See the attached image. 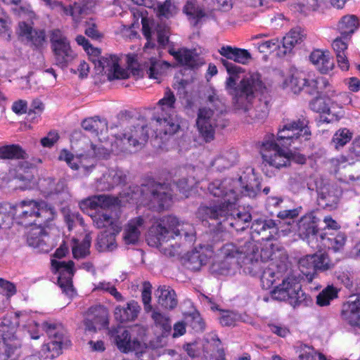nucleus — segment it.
<instances>
[{
    "instance_id": "nucleus-1",
    "label": "nucleus",
    "mask_w": 360,
    "mask_h": 360,
    "mask_svg": "<svg viewBox=\"0 0 360 360\" xmlns=\"http://www.w3.org/2000/svg\"><path fill=\"white\" fill-rule=\"evenodd\" d=\"M309 122L304 118L289 122L280 129L277 139L274 135L265 137L260 146V153L262 158V169L267 176L274 174L269 168L278 169L287 167L290 161L295 160L299 163L305 162L304 156H295L288 149L297 141L309 140L311 131L308 127Z\"/></svg>"
},
{
    "instance_id": "nucleus-2",
    "label": "nucleus",
    "mask_w": 360,
    "mask_h": 360,
    "mask_svg": "<svg viewBox=\"0 0 360 360\" xmlns=\"http://www.w3.org/2000/svg\"><path fill=\"white\" fill-rule=\"evenodd\" d=\"M208 190L211 195L217 198L219 205L200 207L198 217L202 220L224 217L230 220V225L236 230H244V225L250 222L251 215L248 212H238L236 206L242 194L251 195L255 193L252 187L248 185L243 186L240 177L238 179L215 180L209 185Z\"/></svg>"
},
{
    "instance_id": "nucleus-3",
    "label": "nucleus",
    "mask_w": 360,
    "mask_h": 360,
    "mask_svg": "<svg viewBox=\"0 0 360 360\" xmlns=\"http://www.w3.org/2000/svg\"><path fill=\"white\" fill-rule=\"evenodd\" d=\"M229 76L225 82V89L231 96L233 108L243 112H249L255 100L256 94H263L266 86L258 72H249L238 83V75L243 72L241 67L221 60Z\"/></svg>"
},
{
    "instance_id": "nucleus-4",
    "label": "nucleus",
    "mask_w": 360,
    "mask_h": 360,
    "mask_svg": "<svg viewBox=\"0 0 360 360\" xmlns=\"http://www.w3.org/2000/svg\"><path fill=\"white\" fill-rule=\"evenodd\" d=\"M195 229L192 224L180 221L175 216L169 215L157 219L148 231L147 241L149 245L160 248L165 255H174V250L167 251L164 245L176 236H184L192 241Z\"/></svg>"
},
{
    "instance_id": "nucleus-5",
    "label": "nucleus",
    "mask_w": 360,
    "mask_h": 360,
    "mask_svg": "<svg viewBox=\"0 0 360 360\" xmlns=\"http://www.w3.org/2000/svg\"><path fill=\"white\" fill-rule=\"evenodd\" d=\"M84 129L89 131H94L96 135H100L99 140L101 142L106 141L103 149L110 151H129L136 150L141 148L143 143L147 140L148 134L143 126L135 127L134 129H129L124 133L115 137L114 143H111L110 148L108 147L105 134L108 131L107 123L105 120L95 118H88L82 122Z\"/></svg>"
},
{
    "instance_id": "nucleus-6",
    "label": "nucleus",
    "mask_w": 360,
    "mask_h": 360,
    "mask_svg": "<svg viewBox=\"0 0 360 360\" xmlns=\"http://www.w3.org/2000/svg\"><path fill=\"white\" fill-rule=\"evenodd\" d=\"M17 210L20 223L25 226H46L56 216L55 209L44 200H23L17 205Z\"/></svg>"
},
{
    "instance_id": "nucleus-7",
    "label": "nucleus",
    "mask_w": 360,
    "mask_h": 360,
    "mask_svg": "<svg viewBox=\"0 0 360 360\" xmlns=\"http://www.w3.org/2000/svg\"><path fill=\"white\" fill-rule=\"evenodd\" d=\"M247 248L245 269L253 276L257 275L263 268V263L274 259L276 252L280 250L278 245L269 241V239L266 240L260 249L253 242L247 243Z\"/></svg>"
},
{
    "instance_id": "nucleus-8",
    "label": "nucleus",
    "mask_w": 360,
    "mask_h": 360,
    "mask_svg": "<svg viewBox=\"0 0 360 360\" xmlns=\"http://www.w3.org/2000/svg\"><path fill=\"white\" fill-rule=\"evenodd\" d=\"M300 281L299 274L292 272L288 274L282 280V283L272 290V297L280 301H288L292 305L303 302L305 300V294L302 290Z\"/></svg>"
},
{
    "instance_id": "nucleus-9",
    "label": "nucleus",
    "mask_w": 360,
    "mask_h": 360,
    "mask_svg": "<svg viewBox=\"0 0 360 360\" xmlns=\"http://www.w3.org/2000/svg\"><path fill=\"white\" fill-rule=\"evenodd\" d=\"M50 341L42 346V352L46 358H54L60 354L66 330L60 323L46 321L42 325Z\"/></svg>"
},
{
    "instance_id": "nucleus-10",
    "label": "nucleus",
    "mask_w": 360,
    "mask_h": 360,
    "mask_svg": "<svg viewBox=\"0 0 360 360\" xmlns=\"http://www.w3.org/2000/svg\"><path fill=\"white\" fill-rule=\"evenodd\" d=\"M100 149L101 148L96 149L95 146H93L92 154L77 155H74L67 149H63L59 153L58 160L65 161L72 169L79 170L81 174L87 175L94 168V156L101 155Z\"/></svg>"
},
{
    "instance_id": "nucleus-11",
    "label": "nucleus",
    "mask_w": 360,
    "mask_h": 360,
    "mask_svg": "<svg viewBox=\"0 0 360 360\" xmlns=\"http://www.w3.org/2000/svg\"><path fill=\"white\" fill-rule=\"evenodd\" d=\"M50 37L56 64L65 66L75 57L68 40L59 30H53Z\"/></svg>"
},
{
    "instance_id": "nucleus-12",
    "label": "nucleus",
    "mask_w": 360,
    "mask_h": 360,
    "mask_svg": "<svg viewBox=\"0 0 360 360\" xmlns=\"http://www.w3.org/2000/svg\"><path fill=\"white\" fill-rule=\"evenodd\" d=\"M216 248L212 245H200L196 247L188 257V267L198 270L203 265L219 262V255L215 252Z\"/></svg>"
},
{
    "instance_id": "nucleus-13",
    "label": "nucleus",
    "mask_w": 360,
    "mask_h": 360,
    "mask_svg": "<svg viewBox=\"0 0 360 360\" xmlns=\"http://www.w3.org/2000/svg\"><path fill=\"white\" fill-rule=\"evenodd\" d=\"M51 265L53 269L58 274V285L65 295L72 297L75 294L72 282V278L75 273L74 262L72 261L65 262L53 259Z\"/></svg>"
},
{
    "instance_id": "nucleus-14",
    "label": "nucleus",
    "mask_w": 360,
    "mask_h": 360,
    "mask_svg": "<svg viewBox=\"0 0 360 360\" xmlns=\"http://www.w3.org/2000/svg\"><path fill=\"white\" fill-rule=\"evenodd\" d=\"M99 65L105 70L110 80L124 79L129 76V72L125 68L122 56L108 55L99 60Z\"/></svg>"
},
{
    "instance_id": "nucleus-15",
    "label": "nucleus",
    "mask_w": 360,
    "mask_h": 360,
    "mask_svg": "<svg viewBox=\"0 0 360 360\" xmlns=\"http://www.w3.org/2000/svg\"><path fill=\"white\" fill-rule=\"evenodd\" d=\"M42 1L50 8H58L60 11H63L65 15H71L75 22L79 21V16L81 15L91 11L96 6L95 0H77L75 1L74 5L70 6V8L65 7L61 2L58 1Z\"/></svg>"
},
{
    "instance_id": "nucleus-16",
    "label": "nucleus",
    "mask_w": 360,
    "mask_h": 360,
    "mask_svg": "<svg viewBox=\"0 0 360 360\" xmlns=\"http://www.w3.org/2000/svg\"><path fill=\"white\" fill-rule=\"evenodd\" d=\"M329 91L327 90L323 96H319L313 99L310 103V108L321 114V120L326 123L333 122L340 118V112L335 110V107L332 105Z\"/></svg>"
},
{
    "instance_id": "nucleus-17",
    "label": "nucleus",
    "mask_w": 360,
    "mask_h": 360,
    "mask_svg": "<svg viewBox=\"0 0 360 360\" xmlns=\"http://www.w3.org/2000/svg\"><path fill=\"white\" fill-rule=\"evenodd\" d=\"M217 116L218 114L210 108L204 107L199 109L196 124L206 141H210L214 137Z\"/></svg>"
},
{
    "instance_id": "nucleus-18",
    "label": "nucleus",
    "mask_w": 360,
    "mask_h": 360,
    "mask_svg": "<svg viewBox=\"0 0 360 360\" xmlns=\"http://www.w3.org/2000/svg\"><path fill=\"white\" fill-rule=\"evenodd\" d=\"M298 233L300 236L307 240L308 244L314 249L321 248L319 244L320 236L318 234V229L315 218L312 215H305L301 218L297 224Z\"/></svg>"
},
{
    "instance_id": "nucleus-19",
    "label": "nucleus",
    "mask_w": 360,
    "mask_h": 360,
    "mask_svg": "<svg viewBox=\"0 0 360 360\" xmlns=\"http://www.w3.org/2000/svg\"><path fill=\"white\" fill-rule=\"evenodd\" d=\"M114 342L117 349L123 353L134 352L136 354H139L143 353L146 349L144 342L136 338H131L127 330L118 331L114 337Z\"/></svg>"
},
{
    "instance_id": "nucleus-20",
    "label": "nucleus",
    "mask_w": 360,
    "mask_h": 360,
    "mask_svg": "<svg viewBox=\"0 0 360 360\" xmlns=\"http://www.w3.org/2000/svg\"><path fill=\"white\" fill-rule=\"evenodd\" d=\"M108 325V314L102 306L90 307L86 313L84 326L85 332L95 333Z\"/></svg>"
},
{
    "instance_id": "nucleus-21",
    "label": "nucleus",
    "mask_w": 360,
    "mask_h": 360,
    "mask_svg": "<svg viewBox=\"0 0 360 360\" xmlns=\"http://www.w3.org/2000/svg\"><path fill=\"white\" fill-rule=\"evenodd\" d=\"M120 202V200L117 198L108 195H98L82 200L79 203V206L83 212L89 214V211L98 209H109L118 205Z\"/></svg>"
},
{
    "instance_id": "nucleus-22",
    "label": "nucleus",
    "mask_w": 360,
    "mask_h": 360,
    "mask_svg": "<svg viewBox=\"0 0 360 360\" xmlns=\"http://www.w3.org/2000/svg\"><path fill=\"white\" fill-rule=\"evenodd\" d=\"M13 314L18 332L27 331L32 339H38L39 327L35 319V314L27 311H18Z\"/></svg>"
},
{
    "instance_id": "nucleus-23",
    "label": "nucleus",
    "mask_w": 360,
    "mask_h": 360,
    "mask_svg": "<svg viewBox=\"0 0 360 360\" xmlns=\"http://www.w3.org/2000/svg\"><path fill=\"white\" fill-rule=\"evenodd\" d=\"M93 223L98 229H105L106 231L119 233L122 229V222L115 213L107 214L96 212L89 214Z\"/></svg>"
},
{
    "instance_id": "nucleus-24",
    "label": "nucleus",
    "mask_w": 360,
    "mask_h": 360,
    "mask_svg": "<svg viewBox=\"0 0 360 360\" xmlns=\"http://www.w3.org/2000/svg\"><path fill=\"white\" fill-rule=\"evenodd\" d=\"M172 202V194L167 185L157 184L152 189L149 205L157 210L169 207Z\"/></svg>"
},
{
    "instance_id": "nucleus-25",
    "label": "nucleus",
    "mask_w": 360,
    "mask_h": 360,
    "mask_svg": "<svg viewBox=\"0 0 360 360\" xmlns=\"http://www.w3.org/2000/svg\"><path fill=\"white\" fill-rule=\"evenodd\" d=\"M145 221L141 217L130 219L124 226L122 239L126 245H136L144 229Z\"/></svg>"
},
{
    "instance_id": "nucleus-26",
    "label": "nucleus",
    "mask_w": 360,
    "mask_h": 360,
    "mask_svg": "<svg viewBox=\"0 0 360 360\" xmlns=\"http://www.w3.org/2000/svg\"><path fill=\"white\" fill-rule=\"evenodd\" d=\"M341 316L349 325L360 326V295L349 297L342 306Z\"/></svg>"
},
{
    "instance_id": "nucleus-27",
    "label": "nucleus",
    "mask_w": 360,
    "mask_h": 360,
    "mask_svg": "<svg viewBox=\"0 0 360 360\" xmlns=\"http://www.w3.org/2000/svg\"><path fill=\"white\" fill-rule=\"evenodd\" d=\"M17 33L22 40L30 42L35 46H41L46 39L44 30H35L31 25L25 22H19Z\"/></svg>"
},
{
    "instance_id": "nucleus-28",
    "label": "nucleus",
    "mask_w": 360,
    "mask_h": 360,
    "mask_svg": "<svg viewBox=\"0 0 360 360\" xmlns=\"http://www.w3.org/2000/svg\"><path fill=\"white\" fill-rule=\"evenodd\" d=\"M140 311L141 307L138 302L131 300L125 306H117L114 310V316L120 323H127L136 320Z\"/></svg>"
},
{
    "instance_id": "nucleus-29",
    "label": "nucleus",
    "mask_w": 360,
    "mask_h": 360,
    "mask_svg": "<svg viewBox=\"0 0 360 360\" xmlns=\"http://www.w3.org/2000/svg\"><path fill=\"white\" fill-rule=\"evenodd\" d=\"M156 131L161 135H173L176 133L180 128L179 118L174 115H158L155 118Z\"/></svg>"
},
{
    "instance_id": "nucleus-30",
    "label": "nucleus",
    "mask_w": 360,
    "mask_h": 360,
    "mask_svg": "<svg viewBox=\"0 0 360 360\" xmlns=\"http://www.w3.org/2000/svg\"><path fill=\"white\" fill-rule=\"evenodd\" d=\"M16 322L13 318V314L6 315L0 321V338L2 342L13 341L15 338L20 339Z\"/></svg>"
},
{
    "instance_id": "nucleus-31",
    "label": "nucleus",
    "mask_w": 360,
    "mask_h": 360,
    "mask_svg": "<svg viewBox=\"0 0 360 360\" xmlns=\"http://www.w3.org/2000/svg\"><path fill=\"white\" fill-rule=\"evenodd\" d=\"M219 52L226 59L242 65L248 64L252 59V56L248 50L231 46H223Z\"/></svg>"
},
{
    "instance_id": "nucleus-32",
    "label": "nucleus",
    "mask_w": 360,
    "mask_h": 360,
    "mask_svg": "<svg viewBox=\"0 0 360 360\" xmlns=\"http://www.w3.org/2000/svg\"><path fill=\"white\" fill-rule=\"evenodd\" d=\"M126 175L120 170L111 169L103 175L98 181L97 188L101 191L109 190L115 186L125 182Z\"/></svg>"
},
{
    "instance_id": "nucleus-33",
    "label": "nucleus",
    "mask_w": 360,
    "mask_h": 360,
    "mask_svg": "<svg viewBox=\"0 0 360 360\" xmlns=\"http://www.w3.org/2000/svg\"><path fill=\"white\" fill-rule=\"evenodd\" d=\"M310 60L322 73H327L333 68L334 63L328 51L315 50L310 55Z\"/></svg>"
},
{
    "instance_id": "nucleus-34",
    "label": "nucleus",
    "mask_w": 360,
    "mask_h": 360,
    "mask_svg": "<svg viewBox=\"0 0 360 360\" xmlns=\"http://www.w3.org/2000/svg\"><path fill=\"white\" fill-rule=\"evenodd\" d=\"M49 240V237L41 228L32 229L27 236L28 245L42 252H49L52 248V245H47Z\"/></svg>"
},
{
    "instance_id": "nucleus-35",
    "label": "nucleus",
    "mask_w": 360,
    "mask_h": 360,
    "mask_svg": "<svg viewBox=\"0 0 360 360\" xmlns=\"http://www.w3.org/2000/svg\"><path fill=\"white\" fill-rule=\"evenodd\" d=\"M158 304L166 309H172L177 305L176 295L173 289L168 286H160L156 290Z\"/></svg>"
},
{
    "instance_id": "nucleus-36",
    "label": "nucleus",
    "mask_w": 360,
    "mask_h": 360,
    "mask_svg": "<svg viewBox=\"0 0 360 360\" xmlns=\"http://www.w3.org/2000/svg\"><path fill=\"white\" fill-rule=\"evenodd\" d=\"M253 233L262 235V239H270L274 234L277 233L278 228L274 221L269 220H255L251 226Z\"/></svg>"
},
{
    "instance_id": "nucleus-37",
    "label": "nucleus",
    "mask_w": 360,
    "mask_h": 360,
    "mask_svg": "<svg viewBox=\"0 0 360 360\" xmlns=\"http://www.w3.org/2000/svg\"><path fill=\"white\" fill-rule=\"evenodd\" d=\"M318 201L320 205L334 210L339 202V193L333 187L323 188L319 194Z\"/></svg>"
},
{
    "instance_id": "nucleus-38",
    "label": "nucleus",
    "mask_w": 360,
    "mask_h": 360,
    "mask_svg": "<svg viewBox=\"0 0 360 360\" xmlns=\"http://www.w3.org/2000/svg\"><path fill=\"white\" fill-rule=\"evenodd\" d=\"M91 237L86 234L82 240L73 238L72 240V252L77 259H83L89 255Z\"/></svg>"
},
{
    "instance_id": "nucleus-39",
    "label": "nucleus",
    "mask_w": 360,
    "mask_h": 360,
    "mask_svg": "<svg viewBox=\"0 0 360 360\" xmlns=\"http://www.w3.org/2000/svg\"><path fill=\"white\" fill-rule=\"evenodd\" d=\"M176 98L170 89H167L164 96L157 103L158 115H174L175 109Z\"/></svg>"
},
{
    "instance_id": "nucleus-40",
    "label": "nucleus",
    "mask_w": 360,
    "mask_h": 360,
    "mask_svg": "<svg viewBox=\"0 0 360 360\" xmlns=\"http://www.w3.org/2000/svg\"><path fill=\"white\" fill-rule=\"evenodd\" d=\"M39 186L46 195L58 194L65 192L67 189L66 182L64 179H53L46 178L40 180Z\"/></svg>"
},
{
    "instance_id": "nucleus-41",
    "label": "nucleus",
    "mask_w": 360,
    "mask_h": 360,
    "mask_svg": "<svg viewBox=\"0 0 360 360\" xmlns=\"http://www.w3.org/2000/svg\"><path fill=\"white\" fill-rule=\"evenodd\" d=\"M4 352L0 353V360H16L20 356V341L19 338H15L13 341L0 342Z\"/></svg>"
},
{
    "instance_id": "nucleus-42",
    "label": "nucleus",
    "mask_w": 360,
    "mask_h": 360,
    "mask_svg": "<svg viewBox=\"0 0 360 360\" xmlns=\"http://www.w3.org/2000/svg\"><path fill=\"white\" fill-rule=\"evenodd\" d=\"M169 53L181 65L193 68L196 65L195 56L193 53L188 49H180L175 50L172 48L169 50Z\"/></svg>"
},
{
    "instance_id": "nucleus-43",
    "label": "nucleus",
    "mask_w": 360,
    "mask_h": 360,
    "mask_svg": "<svg viewBox=\"0 0 360 360\" xmlns=\"http://www.w3.org/2000/svg\"><path fill=\"white\" fill-rule=\"evenodd\" d=\"M170 68V64L166 61L158 60L154 58L150 59L147 74L150 79L159 82L161 77Z\"/></svg>"
},
{
    "instance_id": "nucleus-44",
    "label": "nucleus",
    "mask_w": 360,
    "mask_h": 360,
    "mask_svg": "<svg viewBox=\"0 0 360 360\" xmlns=\"http://www.w3.org/2000/svg\"><path fill=\"white\" fill-rule=\"evenodd\" d=\"M117 233L112 232L104 231L98 235L96 246L99 252L112 251L117 245L115 236Z\"/></svg>"
},
{
    "instance_id": "nucleus-45",
    "label": "nucleus",
    "mask_w": 360,
    "mask_h": 360,
    "mask_svg": "<svg viewBox=\"0 0 360 360\" xmlns=\"http://www.w3.org/2000/svg\"><path fill=\"white\" fill-rule=\"evenodd\" d=\"M302 41V35L299 30H291L285 37L283 38L282 41V49L281 54L285 55L287 53L290 52L291 50L297 44L301 43Z\"/></svg>"
},
{
    "instance_id": "nucleus-46",
    "label": "nucleus",
    "mask_w": 360,
    "mask_h": 360,
    "mask_svg": "<svg viewBox=\"0 0 360 360\" xmlns=\"http://www.w3.org/2000/svg\"><path fill=\"white\" fill-rule=\"evenodd\" d=\"M359 25V19L354 15L343 16L338 22V29L342 35H348L355 32Z\"/></svg>"
},
{
    "instance_id": "nucleus-47",
    "label": "nucleus",
    "mask_w": 360,
    "mask_h": 360,
    "mask_svg": "<svg viewBox=\"0 0 360 360\" xmlns=\"http://www.w3.org/2000/svg\"><path fill=\"white\" fill-rule=\"evenodd\" d=\"M217 255H219V257H218L219 262L225 259L235 257L240 254L245 255V257L246 258L245 252L248 251L247 243H245V246L242 248L241 250L238 249L233 243H227L221 248H217Z\"/></svg>"
},
{
    "instance_id": "nucleus-48",
    "label": "nucleus",
    "mask_w": 360,
    "mask_h": 360,
    "mask_svg": "<svg viewBox=\"0 0 360 360\" xmlns=\"http://www.w3.org/2000/svg\"><path fill=\"white\" fill-rule=\"evenodd\" d=\"M27 153L18 145H9L0 147V158L1 159H26Z\"/></svg>"
},
{
    "instance_id": "nucleus-49",
    "label": "nucleus",
    "mask_w": 360,
    "mask_h": 360,
    "mask_svg": "<svg viewBox=\"0 0 360 360\" xmlns=\"http://www.w3.org/2000/svg\"><path fill=\"white\" fill-rule=\"evenodd\" d=\"M327 0H298L296 4L297 11L304 15L319 11L323 8Z\"/></svg>"
},
{
    "instance_id": "nucleus-50",
    "label": "nucleus",
    "mask_w": 360,
    "mask_h": 360,
    "mask_svg": "<svg viewBox=\"0 0 360 360\" xmlns=\"http://www.w3.org/2000/svg\"><path fill=\"white\" fill-rule=\"evenodd\" d=\"M353 133L347 128H341L334 134L331 143L335 149H340L347 144L352 139Z\"/></svg>"
},
{
    "instance_id": "nucleus-51",
    "label": "nucleus",
    "mask_w": 360,
    "mask_h": 360,
    "mask_svg": "<svg viewBox=\"0 0 360 360\" xmlns=\"http://www.w3.org/2000/svg\"><path fill=\"white\" fill-rule=\"evenodd\" d=\"M183 12L194 23L205 15L203 10L198 6L196 0H188L184 6Z\"/></svg>"
},
{
    "instance_id": "nucleus-52",
    "label": "nucleus",
    "mask_w": 360,
    "mask_h": 360,
    "mask_svg": "<svg viewBox=\"0 0 360 360\" xmlns=\"http://www.w3.org/2000/svg\"><path fill=\"white\" fill-rule=\"evenodd\" d=\"M329 86L327 79L323 77H319L316 79H307L304 89L309 94H319L324 89Z\"/></svg>"
},
{
    "instance_id": "nucleus-53",
    "label": "nucleus",
    "mask_w": 360,
    "mask_h": 360,
    "mask_svg": "<svg viewBox=\"0 0 360 360\" xmlns=\"http://www.w3.org/2000/svg\"><path fill=\"white\" fill-rule=\"evenodd\" d=\"M280 276V272L274 269V265L271 264V266L264 270L261 276L262 288L266 290L269 289L279 278Z\"/></svg>"
},
{
    "instance_id": "nucleus-54",
    "label": "nucleus",
    "mask_w": 360,
    "mask_h": 360,
    "mask_svg": "<svg viewBox=\"0 0 360 360\" xmlns=\"http://www.w3.org/2000/svg\"><path fill=\"white\" fill-rule=\"evenodd\" d=\"M328 91L330 96L328 97L329 101H331L332 105H334L335 110L339 111L340 114V110L342 108L343 105L351 103V97L346 92L337 94L333 89H328Z\"/></svg>"
},
{
    "instance_id": "nucleus-55",
    "label": "nucleus",
    "mask_w": 360,
    "mask_h": 360,
    "mask_svg": "<svg viewBox=\"0 0 360 360\" xmlns=\"http://www.w3.org/2000/svg\"><path fill=\"white\" fill-rule=\"evenodd\" d=\"M307 84V79L301 73L293 74L284 83L285 87H289L295 94L300 93Z\"/></svg>"
},
{
    "instance_id": "nucleus-56",
    "label": "nucleus",
    "mask_w": 360,
    "mask_h": 360,
    "mask_svg": "<svg viewBox=\"0 0 360 360\" xmlns=\"http://www.w3.org/2000/svg\"><path fill=\"white\" fill-rule=\"evenodd\" d=\"M320 238L322 241V245H320L321 248L323 246L324 248H328L329 249L331 248L335 251H338L341 249L344 246L346 240L345 235L342 233L338 234L336 236L333 238H325L320 236Z\"/></svg>"
},
{
    "instance_id": "nucleus-57",
    "label": "nucleus",
    "mask_w": 360,
    "mask_h": 360,
    "mask_svg": "<svg viewBox=\"0 0 360 360\" xmlns=\"http://www.w3.org/2000/svg\"><path fill=\"white\" fill-rule=\"evenodd\" d=\"M338 297V290L333 286H328L323 290L316 297V303L323 307L330 304L333 299Z\"/></svg>"
},
{
    "instance_id": "nucleus-58",
    "label": "nucleus",
    "mask_w": 360,
    "mask_h": 360,
    "mask_svg": "<svg viewBox=\"0 0 360 360\" xmlns=\"http://www.w3.org/2000/svg\"><path fill=\"white\" fill-rule=\"evenodd\" d=\"M257 48L260 53H268L278 49V55L281 54V51H283L282 46L281 47V42L278 39H271L258 43Z\"/></svg>"
},
{
    "instance_id": "nucleus-59",
    "label": "nucleus",
    "mask_w": 360,
    "mask_h": 360,
    "mask_svg": "<svg viewBox=\"0 0 360 360\" xmlns=\"http://www.w3.org/2000/svg\"><path fill=\"white\" fill-rule=\"evenodd\" d=\"M314 262V255H306L299 261L300 271L307 276H309L310 280H311V273L316 270Z\"/></svg>"
},
{
    "instance_id": "nucleus-60",
    "label": "nucleus",
    "mask_w": 360,
    "mask_h": 360,
    "mask_svg": "<svg viewBox=\"0 0 360 360\" xmlns=\"http://www.w3.org/2000/svg\"><path fill=\"white\" fill-rule=\"evenodd\" d=\"M151 318L153 320L156 326L160 327L162 330V333H169L171 330L170 320L168 316L159 312L157 310H153L151 314Z\"/></svg>"
},
{
    "instance_id": "nucleus-61",
    "label": "nucleus",
    "mask_w": 360,
    "mask_h": 360,
    "mask_svg": "<svg viewBox=\"0 0 360 360\" xmlns=\"http://www.w3.org/2000/svg\"><path fill=\"white\" fill-rule=\"evenodd\" d=\"M236 159L235 151H226L215 159L214 165L218 167L228 168L236 161Z\"/></svg>"
},
{
    "instance_id": "nucleus-62",
    "label": "nucleus",
    "mask_w": 360,
    "mask_h": 360,
    "mask_svg": "<svg viewBox=\"0 0 360 360\" xmlns=\"http://www.w3.org/2000/svg\"><path fill=\"white\" fill-rule=\"evenodd\" d=\"M176 6L172 3L171 0H166L163 3L158 5L157 13L159 16H162L166 18H169L177 13Z\"/></svg>"
},
{
    "instance_id": "nucleus-63",
    "label": "nucleus",
    "mask_w": 360,
    "mask_h": 360,
    "mask_svg": "<svg viewBox=\"0 0 360 360\" xmlns=\"http://www.w3.org/2000/svg\"><path fill=\"white\" fill-rule=\"evenodd\" d=\"M314 259L316 270L326 271L333 267V264L329 259L328 255L321 251L314 254Z\"/></svg>"
},
{
    "instance_id": "nucleus-64",
    "label": "nucleus",
    "mask_w": 360,
    "mask_h": 360,
    "mask_svg": "<svg viewBox=\"0 0 360 360\" xmlns=\"http://www.w3.org/2000/svg\"><path fill=\"white\" fill-rule=\"evenodd\" d=\"M269 107L266 102L261 103L249 112V117L255 122H262L268 115Z\"/></svg>"
}]
</instances>
